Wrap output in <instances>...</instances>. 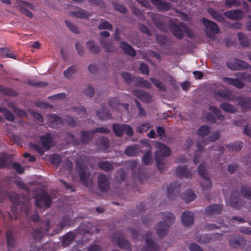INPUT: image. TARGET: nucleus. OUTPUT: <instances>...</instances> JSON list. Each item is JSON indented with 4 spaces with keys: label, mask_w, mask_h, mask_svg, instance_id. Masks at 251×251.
<instances>
[{
    "label": "nucleus",
    "mask_w": 251,
    "mask_h": 251,
    "mask_svg": "<svg viewBox=\"0 0 251 251\" xmlns=\"http://www.w3.org/2000/svg\"><path fill=\"white\" fill-rule=\"evenodd\" d=\"M163 221H160L156 225V233L158 237L163 238L171 226L173 225L175 221V215L170 212L162 213Z\"/></svg>",
    "instance_id": "f257e3e1"
},
{
    "label": "nucleus",
    "mask_w": 251,
    "mask_h": 251,
    "mask_svg": "<svg viewBox=\"0 0 251 251\" xmlns=\"http://www.w3.org/2000/svg\"><path fill=\"white\" fill-rule=\"evenodd\" d=\"M237 78H234L228 77H223L222 79L224 82L229 85H232L233 86L238 88H243L245 85L244 82L240 80L242 79L248 82H251V74L245 72L237 73L234 75Z\"/></svg>",
    "instance_id": "f03ea898"
},
{
    "label": "nucleus",
    "mask_w": 251,
    "mask_h": 251,
    "mask_svg": "<svg viewBox=\"0 0 251 251\" xmlns=\"http://www.w3.org/2000/svg\"><path fill=\"white\" fill-rule=\"evenodd\" d=\"M155 146L158 149L155 153L156 167L158 170L162 172L164 168L163 163L164 157L169 156L171 151L168 147L161 143H156Z\"/></svg>",
    "instance_id": "7ed1b4c3"
},
{
    "label": "nucleus",
    "mask_w": 251,
    "mask_h": 251,
    "mask_svg": "<svg viewBox=\"0 0 251 251\" xmlns=\"http://www.w3.org/2000/svg\"><path fill=\"white\" fill-rule=\"evenodd\" d=\"M210 135L207 138V141L202 140V142L201 141H198L196 144L197 148V152L195 153L193 159V162L195 164H197L199 162V159L200 157L199 152H202L203 146L207 144V141L209 142H214L217 140L220 137L219 131H212L210 132Z\"/></svg>",
    "instance_id": "20e7f679"
},
{
    "label": "nucleus",
    "mask_w": 251,
    "mask_h": 251,
    "mask_svg": "<svg viewBox=\"0 0 251 251\" xmlns=\"http://www.w3.org/2000/svg\"><path fill=\"white\" fill-rule=\"evenodd\" d=\"M34 199L36 206L44 210L49 208L52 203L51 197L45 191L37 194L35 196Z\"/></svg>",
    "instance_id": "39448f33"
},
{
    "label": "nucleus",
    "mask_w": 251,
    "mask_h": 251,
    "mask_svg": "<svg viewBox=\"0 0 251 251\" xmlns=\"http://www.w3.org/2000/svg\"><path fill=\"white\" fill-rule=\"evenodd\" d=\"M50 221L47 220L44 222H40V227L34 229L31 233L33 239L36 241H40L47 233L50 228Z\"/></svg>",
    "instance_id": "423d86ee"
},
{
    "label": "nucleus",
    "mask_w": 251,
    "mask_h": 251,
    "mask_svg": "<svg viewBox=\"0 0 251 251\" xmlns=\"http://www.w3.org/2000/svg\"><path fill=\"white\" fill-rule=\"evenodd\" d=\"M198 171L199 175L203 179L200 183L203 190L211 189L212 182L210 178L208 176L205 165L204 163L201 164L198 167Z\"/></svg>",
    "instance_id": "0eeeda50"
},
{
    "label": "nucleus",
    "mask_w": 251,
    "mask_h": 251,
    "mask_svg": "<svg viewBox=\"0 0 251 251\" xmlns=\"http://www.w3.org/2000/svg\"><path fill=\"white\" fill-rule=\"evenodd\" d=\"M209 110L214 113L215 117L211 113L206 112L204 113V117L208 122L215 123H216V119L218 121H219V123H221L225 120L224 115L221 114L220 110L217 107L211 105L209 107Z\"/></svg>",
    "instance_id": "6e6552de"
},
{
    "label": "nucleus",
    "mask_w": 251,
    "mask_h": 251,
    "mask_svg": "<svg viewBox=\"0 0 251 251\" xmlns=\"http://www.w3.org/2000/svg\"><path fill=\"white\" fill-rule=\"evenodd\" d=\"M15 5L21 12L26 15L27 17L29 18H33V14L27 9V8L30 9H34V6L31 3L23 0H17L15 3Z\"/></svg>",
    "instance_id": "1a4fd4ad"
},
{
    "label": "nucleus",
    "mask_w": 251,
    "mask_h": 251,
    "mask_svg": "<svg viewBox=\"0 0 251 251\" xmlns=\"http://www.w3.org/2000/svg\"><path fill=\"white\" fill-rule=\"evenodd\" d=\"M228 244L232 248L240 249H244L247 245L246 240L244 238L238 235L230 236Z\"/></svg>",
    "instance_id": "9d476101"
},
{
    "label": "nucleus",
    "mask_w": 251,
    "mask_h": 251,
    "mask_svg": "<svg viewBox=\"0 0 251 251\" xmlns=\"http://www.w3.org/2000/svg\"><path fill=\"white\" fill-rule=\"evenodd\" d=\"M118 233H115L112 237V241L115 243L116 245L121 249H126V251H131V248L129 242L122 237L119 236L116 240ZM111 251H120L117 249L113 250Z\"/></svg>",
    "instance_id": "9b49d317"
},
{
    "label": "nucleus",
    "mask_w": 251,
    "mask_h": 251,
    "mask_svg": "<svg viewBox=\"0 0 251 251\" xmlns=\"http://www.w3.org/2000/svg\"><path fill=\"white\" fill-rule=\"evenodd\" d=\"M152 20L155 25L160 30L166 32L168 27L164 22V17L158 13H153L151 15Z\"/></svg>",
    "instance_id": "f8f14e48"
},
{
    "label": "nucleus",
    "mask_w": 251,
    "mask_h": 251,
    "mask_svg": "<svg viewBox=\"0 0 251 251\" xmlns=\"http://www.w3.org/2000/svg\"><path fill=\"white\" fill-rule=\"evenodd\" d=\"M228 202L230 206L236 209H239L244 204V201L240 198L237 191L230 194Z\"/></svg>",
    "instance_id": "ddd939ff"
},
{
    "label": "nucleus",
    "mask_w": 251,
    "mask_h": 251,
    "mask_svg": "<svg viewBox=\"0 0 251 251\" xmlns=\"http://www.w3.org/2000/svg\"><path fill=\"white\" fill-rule=\"evenodd\" d=\"M98 185L101 192H106L108 191L110 187V183L108 178L105 174L100 173L99 175Z\"/></svg>",
    "instance_id": "4468645a"
},
{
    "label": "nucleus",
    "mask_w": 251,
    "mask_h": 251,
    "mask_svg": "<svg viewBox=\"0 0 251 251\" xmlns=\"http://www.w3.org/2000/svg\"><path fill=\"white\" fill-rule=\"evenodd\" d=\"M152 235V232L148 231L146 234V246L142 251H159V247L157 243L150 238Z\"/></svg>",
    "instance_id": "2eb2a0df"
},
{
    "label": "nucleus",
    "mask_w": 251,
    "mask_h": 251,
    "mask_svg": "<svg viewBox=\"0 0 251 251\" xmlns=\"http://www.w3.org/2000/svg\"><path fill=\"white\" fill-rule=\"evenodd\" d=\"M180 183L178 181L170 184L167 189V196L170 200H174L178 195L180 191Z\"/></svg>",
    "instance_id": "dca6fc26"
},
{
    "label": "nucleus",
    "mask_w": 251,
    "mask_h": 251,
    "mask_svg": "<svg viewBox=\"0 0 251 251\" xmlns=\"http://www.w3.org/2000/svg\"><path fill=\"white\" fill-rule=\"evenodd\" d=\"M63 123V119L56 114H50L49 116L48 124L50 127L57 129L61 127Z\"/></svg>",
    "instance_id": "f3484780"
},
{
    "label": "nucleus",
    "mask_w": 251,
    "mask_h": 251,
    "mask_svg": "<svg viewBox=\"0 0 251 251\" xmlns=\"http://www.w3.org/2000/svg\"><path fill=\"white\" fill-rule=\"evenodd\" d=\"M223 208V204H211L206 207L204 212L206 216L211 217L214 215L220 214Z\"/></svg>",
    "instance_id": "a211bd4d"
},
{
    "label": "nucleus",
    "mask_w": 251,
    "mask_h": 251,
    "mask_svg": "<svg viewBox=\"0 0 251 251\" xmlns=\"http://www.w3.org/2000/svg\"><path fill=\"white\" fill-rule=\"evenodd\" d=\"M180 27L181 26L179 25H178L176 23L171 21L169 25V29L173 35L178 39H181L184 37V34Z\"/></svg>",
    "instance_id": "6ab92c4d"
},
{
    "label": "nucleus",
    "mask_w": 251,
    "mask_h": 251,
    "mask_svg": "<svg viewBox=\"0 0 251 251\" xmlns=\"http://www.w3.org/2000/svg\"><path fill=\"white\" fill-rule=\"evenodd\" d=\"M76 232L72 231L66 233L62 236L61 244L64 248L68 247L72 243L74 242L76 238Z\"/></svg>",
    "instance_id": "aec40b11"
},
{
    "label": "nucleus",
    "mask_w": 251,
    "mask_h": 251,
    "mask_svg": "<svg viewBox=\"0 0 251 251\" xmlns=\"http://www.w3.org/2000/svg\"><path fill=\"white\" fill-rule=\"evenodd\" d=\"M235 100L238 105L245 110H251V97L243 96L237 97Z\"/></svg>",
    "instance_id": "412c9836"
},
{
    "label": "nucleus",
    "mask_w": 251,
    "mask_h": 251,
    "mask_svg": "<svg viewBox=\"0 0 251 251\" xmlns=\"http://www.w3.org/2000/svg\"><path fill=\"white\" fill-rule=\"evenodd\" d=\"M202 24L207 29H209L213 34H218L220 31L218 25L214 22L207 19L203 18Z\"/></svg>",
    "instance_id": "4be33fe9"
},
{
    "label": "nucleus",
    "mask_w": 251,
    "mask_h": 251,
    "mask_svg": "<svg viewBox=\"0 0 251 251\" xmlns=\"http://www.w3.org/2000/svg\"><path fill=\"white\" fill-rule=\"evenodd\" d=\"M12 161L10 155L6 152L0 154V169L9 168L11 165Z\"/></svg>",
    "instance_id": "5701e85b"
},
{
    "label": "nucleus",
    "mask_w": 251,
    "mask_h": 251,
    "mask_svg": "<svg viewBox=\"0 0 251 251\" xmlns=\"http://www.w3.org/2000/svg\"><path fill=\"white\" fill-rule=\"evenodd\" d=\"M217 96L228 101H232L235 100L234 96L230 91L223 89H219L215 92V97L218 100Z\"/></svg>",
    "instance_id": "b1692460"
},
{
    "label": "nucleus",
    "mask_w": 251,
    "mask_h": 251,
    "mask_svg": "<svg viewBox=\"0 0 251 251\" xmlns=\"http://www.w3.org/2000/svg\"><path fill=\"white\" fill-rule=\"evenodd\" d=\"M224 16L228 19L238 20L241 19L243 17V12L241 10H229L224 13Z\"/></svg>",
    "instance_id": "393cba45"
},
{
    "label": "nucleus",
    "mask_w": 251,
    "mask_h": 251,
    "mask_svg": "<svg viewBox=\"0 0 251 251\" xmlns=\"http://www.w3.org/2000/svg\"><path fill=\"white\" fill-rule=\"evenodd\" d=\"M120 45V48L126 54L132 57L136 56V52L130 44L125 41H122Z\"/></svg>",
    "instance_id": "a878e982"
},
{
    "label": "nucleus",
    "mask_w": 251,
    "mask_h": 251,
    "mask_svg": "<svg viewBox=\"0 0 251 251\" xmlns=\"http://www.w3.org/2000/svg\"><path fill=\"white\" fill-rule=\"evenodd\" d=\"M152 3L160 11H167L171 8L170 3L164 0H152Z\"/></svg>",
    "instance_id": "bb28decb"
},
{
    "label": "nucleus",
    "mask_w": 251,
    "mask_h": 251,
    "mask_svg": "<svg viewBox=\"0 0 251 251\" xmlns=\"http://www.w3.org/2000/svg\"><path fill=\"white\" fill-rule=\"evenodd\" d=\"M194 215L190 211L184 212L181 216L182 224L185 226H190L194 222Z\"/></svg>",
    "instance_id": "cd10ccee"
},
{
    "label": "nucleus",
    "mask_w": 251,
    "mask_h": 251,
    "mask_svg": "<svg viewBox=\"0 0 251 251\" xmlns=\"http://www.w3.org/2000/svg\"><path fill=\"white\" fill-rule=\"evenodd\" d=\"M176 175L178 177L190 178L192 176V172L186 166H180L176 168Z\"/></svg>",
    "instance_id": "c85d7f7f"
},
{
    "label": "nucleus",
    "mask_w": 251,
    "mask_h": 251,
    "mask_svg": "<svg viewBox=\"0 0 251 251\" xmlns=\"http://www.w3.org/2000/svg\"><path fill=\"white\" fill-rule=\"evenodd\" d=\"M42 145L47 151L49 150L52 145V137L50 133H47L40 137Z\"/></svg>",
    "instance_id": "c756f323"
},
{
    "label": "nucleus",
    "mask_w": 251,
    "mask_h": 251,
    "mask_svg": "<svg viewBox=\"0 0 251 251\" xmlns=\"http://www.w3.org/2000/svg\"><path fill=\"white\" fill-rule=\"evenodd\" d=\"M141 151V149L138 145H133L127 147L125 150L124 153L129 156H135Z\"/></svg>",
    "instance_id": "7c9ffc66"
},
{
    "label": "nucleus",
    "mask_w": 251,
    "mask_h": 251,
    "mask_svg": "<svg viewBox=\"0 0 251 251\" xmlns=\"http://www.w3.org/2000/svg\"><path fill=\"white\" fill-rule=\"evenodd\" d=\"M134 94L143 102L149 103L152 100L151 95L144 91L140 90H136L134 92Z\"/></svg>",
    "instance_id": "2f4dec72"
},
{
    "label": "nucleus",
    "mask_w": 251,
    "mask_h": 251,
    "mask_svg": "<svg viewBox=\"0 0 251 251\" xmlns=\"http://www.w3.org/2000/svg\"><path fill=\"white\" fill-rule=\"evenodd\" d=\"M6 240L8 251H11L10 249L13 248L16 244V240L13 231L10 229H8L6 231Z\"/></svg>",
    "instance_id": "473e14b6"
},
{
    "label": "nucleus",
    "mask_w": 251,
    "mask_h": 251,
    "mask_svg": "<svg viewBox=\"0 0 251 251\" xmlns=\"http://www.w3.org/2000/svg\"><path fill=\"white\" fill-rule=\"evenodd\" d=\"M102 107V108L100 111H96V115L98 118L101 120H105L107 119H111L112 117V115L110 111L108 109L105 108L103 106Z\"/></svg>",
    "instance_id": "72a5a7b5"
},
{
    "label": "nucleus",
    "mask_w": 251,
    "mask_h": 251,
    "mask_svg": "<svg viewBox=\"0 0 251 251\" xmlns=\"http://www.w3.org/2000/svg\"><path fill=\"white\" fill-rule=\"evenodd\" d=\"M180 197L186 203H189L195 200L196 195L192 190L187 189L181 194Z\"/></svg>",
    "instance_id": "f704fd0d"
},
{
    "label": "nucleus",
    "mask_w": 251,
    "mask_h": 251,
    "mask_svg": "<svg viewBox=\"0 0 251 251\" xmlns=\"http://www.w3.org/2000/svg\"><path fill=\"white\" fill-rule=\"evenodd\" d=\"M100 43L102 48L104 49L106 52H112L116 50L115 48L111 45V42L107 40L100 38Z\"/></svg>",
    "instance_id": "c9c22d12"
},
{
    "label": "nucleus",
    "mask_w": 251,
    "mask_h": 251,
    "mask_svg": "<svg viewBox=\"0 0 251 251\" xmlns=\"http://www.w3.org/2000/svg\"><path fill=\"white\" fill-rule=\"evenodd\" d=\"M79 176L82 183L87 187L90 188L92 186V181L87 177V173L85 170H81L79 173Z\"/></svg>",
    "instance_id": "e433bc0d"
},
{
    "label": "nucleus",
    "mask_w": 251,
    "mask_h": 251,
    "mask_svg": "<svg viewBox=\"0 0 251 251\" xmlns=\"http://www.w3.org/2000/svg\"><path fill=\"white\" fill-rule=\"evenodd\" d=\"M98 168L105 172H110L114 169L112 163L108 161H101L98 163Z\"/></svg>",
    "instance_id": "4c0bfd02"
},
{
    "label": "nucleus",
    "mask_w": 251,
    "mask_h": 251,
    "mask_svg": "<svg viewBox=\"0 0 251 251\" xmlns=\"http://www.w3.org/2000/svg\"><path fill=\"white\" fill-rule=\"evenodd\" d=\"M94 134L91 133V130L82 131L80 137L81 142L83 144H88L92 140Z\"/></svg>",
    "instance_id": "58836bf2"
},
{
    "label": "nucleus",
    "mask_w": 251,
    "mask_h": 251,
    "mask_svg": "<svg viewBox=\"0 0 251 251\" xmlns=\"http://www.w3.org/2000/svg\"><path fill=\"white\" fill-rule=\"evenodd\" d=\"M243 145L242 142H235L226 145V147L229 151H239L242 149Z\"/></svg>",
    "instance_id": "ea45409f"
},
{
    "label": "nucleus",
    "mask_w": 251,
    "mask_h": 251,
    "mask_svg": "<svg viewBox=\"0 0 251 251\" xmlns=\"http://www.w3.org/2000/svg\"><path fill=\"white\" fill-rule=\"evenodd\" d=\"M220 107L226 112L235 113L237 111V109L234 105L227 102L221 103L220 104Z\"/></svg>",
    "instance_id": "a19ab883"
},
{
    "label": "nucleus",
    "mask_w": 251,
    "mask_h": 251,
    "mask_svg": "<svg viewBox=\"0 0 251 251\" xmlns=\"http://www.w3.org/2000/svg\"><path fill=\"white\" fill-rule=\"evenodd\" d=\"M147 147L149 148V150L145 153L142 158V161L143 164L146 165H150L152 160V153L151 151L150 150L151 147L149 145Z\"/></svg>",
    "instance_id": "79ce46f5"
},
{
    "label": "nucleus",
    "mask_w": 251,
    "mask_h": 251,
    "mask_svg": "<svg viewBox=\"0 0 251 251\" xmlns=\"http://www.w3.org/2000/svg\"><path fill=\"white\" fill-rule=\"evenodd\" d=\"M234 62L236 63L238 68H239L238 70H242L243 69H249V71L251 72V66L245 61L240 60L238 58H235Z\"/></svg>",
    "instance_id": "37998d69"
},
{
    "label": "nucleus",
    "mask_w": 251,
    "mask_h": 251,
    "mask_svg": "<svg viewBox=\"0 0 251 251\" xmlns=\"http://www.w3.org/2000/svg\"><path fill=\"white\" fill-rule=\"evenodd\" d=\"M88 49L92 53L96 54L99 53L100 51V48L98 45H97L94 41H89L86 43Z\"/></svg>",
    "instance_id": "c03bdc74"
},
{
    "label": "nucleus",
    "mask_w": 251,
    "mask_h": 251,
    "mask_svg": "<svg viewBox=\"0 0 251 251\" xmlns=\"http://www.w3.org/2000/svg\"><path fill=\"white\" fill-rule=\"evenodd\" d=\"M209 13L210 14L212 17L218 22L220 23L225 22V18L224 16L219 13L218 12L210 8L208 10Z\"/></svg>",
    "instance_id": "a18cd8bd"
},
{
    "label": "nucleus",
    "mask_w": 251,
    "mask_h": 251,
    "mask_svg": "<svg viewBox=\"0 0 251 251\" xmlns=\"http://www.w3.org/2000/svg\"><path fill=\"white\" fill-rule=\"evenodd\" d=\"M111 4L114 9L121 13L126 14L127 12L126 8L123 5L119 3L116 0H112Z\"/></svg>",
    "instance_id": "49530a36"
},
{
    "label": "nucleus",
    "mask_w": 251,
    "mask_h": 251,
    "mask_svg": "<svg viewBox=\"0 0 251 251\" xmlns=\"http://www.w3.org/2000/svg\"><path fill=\"white\" fill-rule=\"evenodd\" d=\"M210 129L209 126L203 125L199 127L197 131V134L200 137H204L209 134Z\"/></svg>",
    "instance_id": "de8ad7c7"
},
{
    "label": "nucleus",
    "mask_w": 251,
    "mask_h": 251,
    "mask_svg": "<svg viewBox=\"0 0 251 251\" xmlns=\"http://www.w3.org/2000/svg\"><path fill=\"white\" fill-rule=\"evenodd\" d=\"M123 124L120 125L114 124L112 125V129L115 134L118 137H121L124 133Z\"/></svg>",
    "instance_id": "09e8293b"
},
{
    "label": "nucleus",
    "mask_w": 251,
    "mask_h": 251,
    "mask_svg": "<svg viewBox=\"0 0 251 251\" xmlns=\"http://www.w3.org/2000/svg\"><path fill=\"white\" fill-rule=\"evenodd\" d=\"M240 192L242 196L248 200H251V187L247 186H241Z\"/></svg>",
    "instance_id": "8fccbe9b"
},
{
    "label": "nucleus",
    "mask_w": 251,
    "mask_h": 251,
    "mask_svg": "<svg viewBox=\"0 0 251 251\" xmlns=\"http://www.w3.org/2000/svg\"><path fill=\"white\" fill-rule=\"evenodd\" d=\"M71 223V218L69 216H64L62 217L60 222L58 224L57 227L60 230L63 229L66 226H69Z\"/></svg>",
    "instance_id": "3c124183"
},
{
    "label": "nucleus",
    "mask_w": 251,
    "mask_h": 251,
    "mask_svg": "<svg viewBox=\"0 0 251 251\" xmlns=\"http://www.w3.org/2000/svg\"><path fill=\"white\" fill-rule=\"evenodd\" d=\"M0 92L8 96L15 97L18 95L17 92L11 88L0 86Z\"/></svg>",
    "instance_id": "603ef678"
},
{
    "label": "nucleus",
    "mask_w": 251,
    "mask_h": 251,
    "mask_svg": "<svg viewBox=\"0 0 251 251\" xmlns=\"http://www.w3.org/2000/svg\"><path fill=\"white\" fill-rule=\"evenodd\" d=\"M0 55L5 58L15 59V55L13 52L7 48L0 49Z\"/></svg>",
    "instance_id": "864d4df0"
},
{
    "label": "nucleus",
    "mask_w": 251,
    "mask_h": 251,
    "mask_svg": "<svg viewBox=\"0 0 251 251\" xmlns=\"http://www.w3.org/2000/svg\"><path fill=\"white\" fill-rule=\"evenodd\" d=\"M238 40L240 44L244 47H247L249 45V41L248 38L242 32H239L237 34Z\"/></svg>",
    "instance_id": "5fc2aeb1"
},
{
    "label": "nucleus",
    "mask_w": 251,
    "mask_h": 251,
    "mask_svg": "<svg viewBox=\"0 0 251 251\" xmlns=\"http://www.w3.org/2000/svg\"><path fill=\"white\" fill-rule=\"evenodd\" d=\"M109 142L106 137H102L100 139L99 143V148L100 150L106 151L109 148Z\"/></svg>",
    "instance_id": "6e6d98bb"
},
{
    "label": "nucleus",
    "mask_w": 251,
    "mask_h": 251,
    "mask_svg": "<svg viewBox=\"0 0 251 251\" xmlns=\"http://www.w3.org/2000/svg\"><path fill=\"white\" fill-rule=\"evenodd\" d=\"M9 198L14 205L19 206L20 205L21 201L17 193H10L9 195Z\"/></svg>",
    "instance_id": "4d7b16f0"
},
{
    "label": "nucleus",
    "mask_w": 251,
    "mask_h": 251,
    "mask_svg": "<svg viewBox=\"0 0 251 251\" xmlns=\"http://www.w3.org/2000/svg\"><path fill=\"white\" fill-rule=\"evenodd\" d=\"M126 178V174L123 169H119L115 176V180L118 183H121L124 181Z\"/></svg>",
    "instance_id": "13d9d810"
},
{
    "label": "nucleus",
    "mask_w": 251,
    "mask_h": 251,
    "mask_svg": "<svg viewBox=\"0 0 251 251\" xmlns=\"http://www.w3.org/2000/svg\"><path fill=\"white\" fill-rule=\"evenodd\" d=\"M70 15L72 16L79 18L81 19H87L88 18V15L86 13V11L84 10H81L77 11L71 12Z\"/></svg>",
    "instance_id": "bf43d9fd"
},
{
    "label": "nucleus",
    "mask_w": 251,
    "mask_h": 251,
    "mask_svg": "<svg viewBox=\"0 0 251 251\" xmlns=\"http://www.w3.org/2000/svg\"><path fill=\"white\" fill-rule=\"evenodd\" d=\"M65 141L68 143H72L75 145H77L79 144L78 140L71 132H67L66 133Z\"/></svg>",
    "instance_id": "052dcab7"
},
{
    "label": "nucleus",
    "mask_w": 251,
    "mask_h": 251,
    "mask_svg": "<svg viewBox=\"0 0 251 251\" xmlns=\"http://www.w3.org/2000/svg\"><path fill=\"white\" fill-rule=\"evenodd\" d=\"M151 127L150 123H143L137 127L136 130L138 133H142L147 132Z\"/></svg>",
    "instance_id": "680f3d73"
},
{
    "label": "nucleus",
    "mask_w": 251,
    "mask_h": 251,
    "mask_svg": "<svg viewBox=\"0 0 251 251\" xmlns=\"http://www.w3.org/2000/svg\"><path fill=\"white\" fill-rule=\"evenodd\" d=\"M77 71V68L75 66H72L68 68V69L65 70L63 74L65 77L70 78L71 76Z\"/></svg>",
    "instance_id": "e2e57ef3"
},
{
    "label": "nucleus",
    "mask_w": 251,
    "mask_h": 251,
    "mask_svg": "<svg viewBox=\"0 0 251 251\" xmlns=\"http://www.w3.org/2000/svg\"><path fill=\"white\" fill-rule=\"evenodd\" d=\"M98 28L99 30L107 29L111 31L113 30V25L109 22L105 20L99 25Z\"/></svg>",
    "instance_id": "0e129e2a"
},
{
    "label": "nucleus",
    "mask_w": 251,
    "mask_h": 251,
    "mask_svg": "<svg viewBox=\"0 0 251 251\" xmlns=\"http://www.w3.org/2000/svg\"><path fill=\"white\" fill-rule=\"evenodd\" d=\"M150 80L152 83L160 90L162 91H166V87L165 85L159 80H158L155 78H151Z\"/></svg>",
    "instance_id": "69168bd1"
},
{
    "label": "nucleus",
    "mask_w": 251,
    "mask_h": 251,
    "mask_svg": "<svg viewBox=\"0 0 251 251\" xmlns=\"http://www.w3.org/2000/svg\"><path fill=\"white\" fill-rule=\"evenodd\" d=\"M11 109L12 111L15 114V115L21 118L25 117L27 116V113L25 111L19 108L16 106H12Z\"/></svg>",
    "instance_id": "338daca9"
},
{
    "label": "nucleus",
    "mask_w": 251,
    "mask_h": 251,
    "mask_svg": "<svg viewBox=\"0 0 251 251\" xmlns=\"http://www.w3.org/2000/svg\"><path fill=\"white\" fill-rule=\"evenodd\" d=\"M155 40L160 46H164L167 41V38L163 35L157 34L155 36Z\"/></svg>",
    "instance_id": "774afa93"
}]
</instances>
